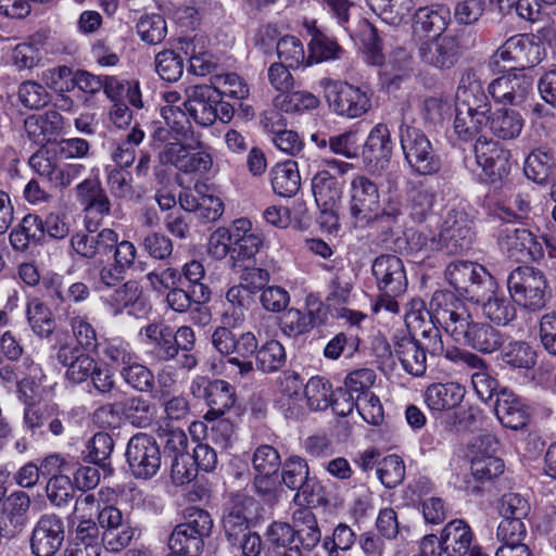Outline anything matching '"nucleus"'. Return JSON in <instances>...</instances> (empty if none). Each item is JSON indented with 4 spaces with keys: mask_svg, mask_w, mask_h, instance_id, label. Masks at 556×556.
<instances>
[{
    "mask_svg": "<svg viewBox=\"0 0 556 556\" xmlns=\"http://www.w3.org/2000/svg\"><path fill=\"white\" fill-rule=\"evenodd\" d=\"M192 532L184 523L176 526L168 540L169 549L182 552L189 556H200L204 541Z\"/></svg>",
    "mask_w": 556,
    "mask_h": 556,
    "instance_id": "obj_55",
    "label": "nucleus"
},
{
    "mask_svg": "<svg viewBox=\"0 0 556 556\" xmlns=\"http://www.w3.org/2000/svg\"><path fill=\"white\" fill-rule=\"evenodd\" d=\"M101 301L106 312L113 316L126 312L136 318H143L151 311V305L144 296L142 288L134 280H128L113 292L102 295Z\"/></svg>",
    "mask_w": 556,
    "mask_h": 556,
    "instance_id": "obj_16",
    "label": "nucleus"
},
{
    "mask_svg": "<svg viewBox=\"0 0 556 556\" xmlns=\"http://www.w3.org/2000/svg\"><path fill=\"white\" fill-rule=\"evenodd\" d=\"M350 214L354 224L365 227L379 217L380 192L377 184L365 175H356L350 182Z\"/></svg>",
    "mask_w": 556,
    "mask_h": 556,
    "instance_id": "obj_12",
    "label": "nucleus"
},
{
    "mask_svg": "<svg viewBox=\"0 0 556 556\" xmlns=\"http://www.w3.org/2000/svg\"><path fill=\"white\" fill-rule=\"evenodd\" d=\"M437 237L438 252L446 255L460 254L469 250L473 233L466 213L448 210L442 215Z\"/></svg>",
    "mask_w": 556,
    "mask_h": 556,
    "instance_id": "obj_11",
    "label": "nucleus"
},
{
    "mask_svg": "<svg viewBox=\"0 0 556 556\" xmlns=\"http://www.w3.org/2000/svg\"><path fill=\"white\" fill-rule=\"evenodd\" d=\"M188 146L195 152L191 153L189 151L179 172L197 176H204L210 173L213 167V156L210 148L201 141L199 136L190 138Z\"/></svg>",
    "mask_w": 556,
    "mask_h": 556,
    "instance_id": "obj_47",
    "label": "nucleus"
},
{
    "mask_svg": "<svg viewBox=\"0 0 556 556\" xmlns=\"http://www.w3.org/2000/svg\"><path fill=\"white\" fill-rule=\"evenodd\" d=\"M498 442L492 434L475 438L468 446L470 475L464 479L463 489L472 495L481 493V484L491 481L504 470V463L494 454Z\"/></svg>",
    "mask_w": 556,
    "mask_h": 556,
    "instance_id": "obj_4",
    "label": "nucleus"
},
{
    "mask_svg": "<svg viewBox=\"0 0 556 556\" xmlns=\"http://www.w3.org/2000/svg\"><path fill=\"white\" fill-rule=\"evenodd\" d=\"M256 503L252 497L237 494L223 518V526L228 541L232 545L241 543V539L249 531V520L253 517Z\"/></svg>",
    "mask_w": 556,
    "mask_h": 556,
    "instance_id": "obj_23",
    "label": "nucleus"
},
{
    "mask_svg": "<svg viewBox=\"0 0 556 556\" xmlns=\"http://www.w3.org/2000/svg\"><path fill=\"white\" fill-rule=\"evenodd\" d=\"M186 96L182 104L194 123L202 127L213 125L218 116V100L214 97V90L207 85L191 86L186 89Z\"/></svg>",
    "mask_w": 556,
    "mask_h": 556,
    "instance_id": "obj_21",
    "label": "nucleus"
},
{
    "mask_svg": "<svg viewBox=\"0 0 556 556\" xmlns=\"http://www.w3.org/2000/svg\"><path fill=\"white\" fill-rule=\"evenodd\" d=\"M392 155V142L387 125L377 124L369 132L363 150L364 162L369 170L380 174L384 170Z\"/></svg>",
    "mask_w": 556,
    "mask_h": 556,
    "instance_id": "obj_24",
    "label": "nucleus"
},
{
    "mask_svg": "<svg viewBox=\"0 0 556 556\" xmlns=\"http://www.w3.org/2000/svg\"><path fill=\"white\" fill-rule=\"evenodd\" d=\"M475 161L471 164L469 159L465 160L466 166L479 174L482 179L496 182L509 173L510 153L504 149L498 142L486 138L479 137L473 144Z\"/></svg>",
    "mask_w": 556,
    "mask_h": 556,
    "instance_id": "obj_10",
    "label": "nucleus"
},
{
    "mask_svg": "<svg viewBox=\"0 0 556 556\" xmlns=\"http://www.w3.org/2000/svg\"><path fill=\"white\" fill-rule=\"evenodd\" d=\"M119 375L128 386L140 392H147L153 388V374L139 362V356L135 358L134 364L121 369Z\"/></svg>",
    "mask_w": 556,
    "mask_h": 556,
    "instance_id": "obj_62",
    "label": "nucleus"
},
{
    "mask_svg": "<svg viewBox=\"0 0 556 556\" xmlns=\"http://www.w3.org/2000/svg\"><path fill=\"white\" fill-rule=\"evenodd\" d=\"M214 93L242 100L249 96L247 83L236 73H219L211 77Z\"/></svg>",
    "mask_w": 556,
    "mask_h": 556,
    "instance_id": "obj_52",
    "label": "nucleus"
},
{
    "mask_svg": "<svg viewBox=\"0 0 556 556\" xmlns=\"http://www.w3.org/2000/svg\"><path fill=\"white\" fill-rule=\"evenodd\" d=\"M494 412L498 421L506 428L518 430L529 421V406L513 391L504 388L496 393Z\"/></svg>",
    "mask_w": 556,
    "mask_h": 556,
    "instance_id": "obj_25",
    "label": "nucleus"
},
{
    "mask_svg": "<svg viewBox=\"0 0 556 556\" xmlns=\"http://www.w3.org/2000/svg\"><path fill=\"white\" fill-rule=\"evenodd\" d=\"M480 304L483 316L497 326H506L516 317L511 298L498 290L497 282L492 289H484L472 299Z\"/></svg>",
    "mask_w": 556,
    "mask_h": 556,
    "instance_id": "obj_27",
    "label": "nucleus"
},
{
    "mask_svg": "<svg viewBox=\"0 0 556 556\" xmlns=\"http://www.w3.org/2000/svg\"><path fill=\"white\" fill-rule=\"evenodd\" d=\"M307 33L311 36L307 65L341 58L343 53L342 48L333 38L318 29L315 26V22L312 25H307Z\"/></svg>",
    "mask_w": 556,
    "mask_h": 556,
    "instance_id": "obj_39",
    "label": "nucleus"
},
{
    "mask_svg": "<svg viewBox=\"0 0 556 556\" xmlns=\"http://www.w3.org/2000/svg\"><path fill=\"white\" fill-rule=\"evenodd\" d=\"M473 533L469 525L463 519L447 522L440 535L441 549L447 556H465L469 553Z\"/></svg>",
    "mask_w": 556,
    "mask_h": 556,
    "instance_id": "obj_35",
    "label": "nucleus"
},
{
    "mask_svg": "<svg viewBox=\"0 0 556 556\" xmlns=\"http://www.w3.org/2000/svg\"><path fill=\"white\" fill-rule=\"evenodd\" d=\"M325 98L332 113L345 118H358L371 109V92L346 81L325 79Z\"/></svg>",
    "mask_w": 556,
    "mask_h": 556,
    "instance_id": "obj_6",
    "label": "nucleus"
},
{
    "mask_svg": "<svg viewBox=\"0 0 556 556\" xmlns=\"http://www.w3.org/2000/svg\"><path fill=\"white\" fill-rule=\"evenodd\" d=\"M56 359L66 368V380L74 384L87 381L97 364L92 356L72 343L60 345L56 352Z\"/></svg>",
    "mask_w": 556,
    "mask_h": 556,
    "instance_id": "obj_26",
    "label": "nucleus"
},
{
    "mask_svg": "<svg viewBox=\"0 0 556 556\" xmlns=\"http://www.w3.org/2000/svg\"><path fill=\"white\" fill-rule=\"evenodd\" d=\"M25 131L29 139L43 146L52 136L59 135L64 126L63 116L55 110L42 114H33L25 119Z\"/></svg>",
    "mask_w": 556,
    "mask_h": 556,
    "instance_id": "obj_37",
    "label": "nucleus"
},
{
    "mask_svg": "<svg viewBox=\"0 0 556 556\" xmlns=\"http://www.w3.org/2000/svg\"><path fill=\"white\" fill-rule=\"evenodd\" d=\"M99 355L121 369L134 364L138 356L130 343L121 337L108 338L99 343Z\"/></svg>",
    "mask_w": 556,
    "mask_h": 556,
    "instance_id": "obj_46",
    "label": "nucleus"
},
{
    "mask_svg": "<svg viewBox=\"0 0 556 556\" xmlns=\"http://www.w3.org/2000/svg\"><path fill=\"white\" fill-rule=\"evenodd\" d=\"M433 190L424 182L409 181L406 186V210L409 217L417 223L427 219L434 203Z\"/></svg>",
    "mask_w": 556,
    "mask_h": 556,
    "instance_id": "obj_38",
    "label": "nucleus"
},
{
    "mask_svg": "<svg viewBox=\"0 0 556 556\" xmlns=\"http://www.w3.org/2000/svg\"><path fill=\"white\" fill-rule=\"evenodd\" d=\"M104 491L100 490L99 496L94 494H86L77 497L73 511V522H77L76 531L81 529L83 532L90 534H99V528L94 521L102 506V496Z\"/></svg>",
    "mask_w": 556,
    "mask_h": 556,
    "instance_id": "obj_42",
    "label": "nucleus"
},
{
    "mask_svg": "<svg viewBox=\"0 0 556 556\" xmlns=\"http://www.w3.org/2000/svg\"><path fill=\"white\" fill-rule=\"evenodd\" d=\"M544 56L542 45L532 35L519 34L508 38L492 55L490 66L501 71V62L511 68H527L540 63Z\"/></svg>",
    "mask_w": 556,
    "mask_h": 556,
    "instance_id": "obj_8",
    "label": "nucleus"
},
{
    "mask_svg": "<svg viewBox=\"0 0 556 556\" xmlns=\"http://www.w3.org/2000/svg\"><path fill=\"white\" fill-rule=\"evenodd\" d=\"M186 54L189 56V71L194 75L205 76L215 65L213 55L205 49L202 38H195L187 43Z\"/></svg>",
    "mask_w": 556,
    "mask_h": 556,
    "instance_id": "obj_59",
    "label": "nucleus"
},
{
    "mask_svg": "<svg viewBox=\"0 0 556 556\" xmlns=\"http://www.w3.org/2000/svg\"><path fill=\"white\" fill-rule=\"evenodd\" d=\"M263 244L262 231L254 228L249 218L241 217L229 227H218L211 233L207 252L219 261L229 255L232 268H238L240 262L253 261Z\"/></svg>",
    "mask_w": 556,
    "mask_h": 556,
    "instance_id": "obj_3",
    "label": "nucleus"
},
{
    "mask_svg": "<svg viewBox=\"0 0 556 556\" xmlns=\"http://www.w3.org/2000/svg\"><path fill=\"white\" fill-rule=\"evenodd\" d=\"M393 352L403 369L414 376L421 377L427 369V356L419 341L410 334L394 337Z\"/></svg>",
    "mask_w": 556,
    "mask_h": 556,
    "instance_id": "obj_31",
    "label": "nucleus"
},
{
    "mask_svg": "<svg viewBox=\"0 0 556 556\" xmlns=\"http://www.w3.org/2000/svg\"><path fill=\"white\" fill-rule=\"evenodd\" d=\"M26 315L33 331L42 338L49 337L55 327L51 311L37 298L27 303Z\"/></svg>",
    "mask_w": 556,
    "mask_h": 556,
    "instance_id": "obj_49",
    "label": "nucleus"
},
{
    "mask_svg": "<svg viewBox=\"0 0 556 556\" xmlns=\"http://www.w3.org/2000/svg\"><path fill=\"white\" fill-rule=\"evenodd\" d=\"M135 535V529L130 521L124 522L115 528H109L100 534V546L106 552L118 553L127 547Z\"/></svg>",
    "mask_w": 556,
    "mask_h": 556,
    "instance_id": "obj_57",
    "label": "nucleus"
},
{
    "mask_svg": "<svg viewBox=\"0 0 556 556\" xmlns=\"http://www.w3.org/2000/svg\"><path fill=\"white\" fill-rule=\"evenodd\" d=\"M152 139L159 150L161 163L173 165L177 170H180L185 159L191 151L188 146L190 138L182 139L179 135L170 134L168 128L160 127L154 130Z\"/></svg>",
    "mask_w": 556,
    "mask_h": 556,
    "instance_id": "obj_29",
    "label": "nucleus"
},
{
    "mask_svg": "<svg viewBox=\"0 0 556 556\" xmlns=\"http://www.w3.org/2000/svg\"><path fill=\"white\" fill-rule=\"evenodd\" d=\"M64 541L62 520L55 515H45L37 521L30 540L31 551L37 556H52Z\"/></svg>",
    "mask_w": 556,
    "mask_h": 556,
    "instance_id": "obj_22",
    "label": "nucleus"
},
{
    "mask_svg": "<svg viewBox=\"0 0 556 556\" xmlns=\"http://www.w3.org/2000/svg\"><path fill=\"white\" fill-rule=\"evenodd\" d=\"M309 469L305 459L290 456L282 467V481L291 490H298L295 498L303 497L307 505L314 504L312 480L308 478Z\"/></svg>",
    "mask_w": 556,
    "mask_h": 556,
    "instance_id": "obj_32",
    "label": "nucleus"
},
{
    "mask_svg": "<svg viewBox=\"0 0 556 556\" xmlns=\"http://www.w3.org/2000/svg\"><path fill=\"white\" fill-rule=\"evenodd\" d=\"M271 187L280 197H293L300 189L301 177L296 162L287 161L275 165L270 172Z\"/></svg>",
    "mask_w": 556,
    "mask_h": 556,
    "instance_id": "obj_43",
    "label": "nucleus"
},
{
    "mask_svg": "<svg viewBox=\"0 0 556 556\" xmlns=\"http://www.w3.org/2000/svg\"><path fill=\"white\" fill-rule=\"evenodd\" d=\"M293 529L304 548L312 549L321 540V531L309 508H298L293 513Z\"/></svg>",
    "mask_w": 556,
    "mask_h": 556,
    "instance_id": "obj_45",
    "label": "nucleus"
},
{
    "mask_svg": "<svg viewBox=\"0 0 556 556\" xmlns=\"http://www.w3.org/2000/svg\"><path fill=\"white\" fill-rule=\"evenodd\" d=\"M445 358L458 366L477 369L471 376V383L476 393L483 401L492 397L496 390L497 381L489 374L485 362L480 356L467 350L453 346L446 351Z\"/></svg>",
    "mask_w": 556,
    "mask_h": 556,
    "instance_id": "obj_18",
    "label": "nucleus"
},
{
    "mask_svg": "<svg viewBox=\"0 0 556 556\" xmlns=\"http://www.w3.org/2000/svg\"><path fill=\"white\" fill-rule=\"evenodd\" d=\"M397 175H389L387 180L388 187L379 208V217L387 218L393 223L399 222L406 207L403 204L402 194L397 187Z\"/></svg>",
    "mask_w": 556,
    "mask_h": 556,
    "instance_id": "obj_54",
    "label": "nucleus"
},
{
    "mask_svg": "<svg viewBox=\"0 0 556 556\" xmlns=\"http://www.w3.org/2000/svg\"><path fill=\"white\" fill-rule=\"evenodd\" d=\"M342 186L329 170H318L312 178V191L317 205L324 211L332 208L341 198Z\"/></svg>",
    "mask_w": 556,
    "mask_h": 556,
    "instance_id": "obj_40",
    "label": "nucleus"
},
{
    "mask_svg": "<svg viewBox=\"0 0 556 556\" xmlns=\"http://www.w3.org/2000/svg\"><path fill=\"white\" fill-rule=\"evenodd\" d=\"M304 395L311 409H326L332 395L331 384L325 378L312 377L305 384Z\"/></svg>",
    "mask_w": 556,
    "mask_h": 556,
    "instance_id": "obj_60",
    "label": "nucleus"
},
{
    "mask_svg": "<svg viewBox=\"0 0 556 556\" xmlns=\"http://www.w3.org/2000/svg\"><path fill=\"white\" fill-rule=\"evenodd\" d=\"M287 361L283 345L277 340L267 341L256 353V365L263 372L279 370Z\"/></svg>",
    "mask_w": 556,
    "mask_h": 556,
    "instance_id": "obj_56",
    "label": "nucleus"
},
{
    "mask_svg": "<svg viewBox=\"0 0 556 556\" xmlns=\"http://www.w3.org/2000/svg\"><path fill=\"white\" fill-rule=\"evenodd\" d=\"M192 393L201 397L203 396L208 406L205 419L215 420L227 410H229L236 401L232 387L224 380L211 381L204 377H199L192 381Z\"/></svg>",
    "mask_w": 556,
    "mask_h": 556,
    "instance_id": "obj_17",
    "label": "nucleus"
},
{
    "mask_svg": "<svg viewBox=\"0 0 556 556\" xmlns=\"http://www.w3.org/2000/svg\"><path fill=\"white\" fill-rule=\"evenodd\" d=\"M378 289L386 294L400 295L406 291L407 277L403 262L396 255L378 256L371 266Z\"/></svg>",
    "mask_w": 556,
    "mask_h": 556,
    "instance_id": "obj_20",
    "label": "nucleus"
},
{
    "mask_svg": "<svg viewBox=\"0 0 556 556\" xmlns=\"http://www.w3.org/2000/svg\"><path fill=\"white\" fill-rule=\"evenodd\" d=\"M430 309L457 343L491 354L505 342V336L500 330L485 323L475 321L465 304L451 291H435L430 301Z\"/></svg>",
    "mask_w": 556,
    "mask_h": 556,
    "instance_id": "obj_2",
    "label": "nucleus"
},
{
    "mask_svg": "<svg viewBox=\"0 0 556 556\" xmlns=\"http://www.w3.org/2000/svg\"><path fill=\"white\" fill-rule=\"evenodd\" d=\"M139 336L144 344L151 345V354L159 361H169L176 357L173 329L163 323H152L142 327Z\"/></svg>",
    "mask_w": 556,
    "mask_h": 556,
    "instance_id": "obj_34",
    "label": "nucleus"
},
{
    "mask_svg": "<svg viewBox=\"0 0 556 556\" xmlns=\"http://www.w3.org/2000/svg\"><path fill=\"white\" fill-rule=\"evenodd\" d=\"M277 55L280 63L287 64L290 68H299L301 65H307V55L302 41L291 35L281 37L276 45Z\"/></svg>",
    "mask_w": 556,
    "mask_h": 556,
    "instance_id": "obj_53",
    "label": "nucleus"
},
{
    "mask_svg": "<svg viewBox=\"0 0 556 556\" xmlns=\"http://www.w3.org/2000/svg\"><path fill=\"white\" fill-rule=\"evenodd\" d=\"M497 241L501 249L517 261L540 260L544 253L543 245H546L552 256H556V247L551 239L538 238L526 228L504 225L498 232Z\"/></svg>",
    "mask_w": 556,
    "mask_h": 556,
    "instance_id": "obj_9",
    "label": "nucleus"
},
{
    "mask_svg": "<svg viewBox=\"0 0 556 556\" xmlns=\"http://www.w3.org/2000/svg\"><path fill=\"white\" fill-rule=\"evenodd\" d=\"M458 41L453 36H439L420 42L418 54L422 62L437 68H450L457 61Z\"/></svg>",
    "mask_w": 556,
    "mask_h": 556,
    "instance_id": "obj_28",
    "label": "nucleus"
},
{
    "mask_svg": "<svg viewBox=\"0 0 556 556\" xmlns=\"http://www.w3.org/2000/svg\"><path fill=\"white\" fill-rule=\"evenodd\" d=\"M123 413L132 426L144 428L153 420L155 407L150 401L141 396H134L125 402Z\"/></svg>",
    "mask_w": 556,
    "mask_h": 556,
    "instance_id": "obj_58",
    "label": "nucleus"
},
{
    "mask_svg": "<svg viewBox=\"0 0 556 556\" xmlns=\"http://www.w3.org/2000/svg\"><path fill=\"white\" fill-rule=\"evenodd\" d=\"M507 289L513 302L526 309H541L548 295V283L544 274L530 266L514 269L507 278Z\"/></svg>",
    "mask_w": 556,
    "mask_h": 556,
    "instance_id": "obj_5",
    "label": "nucleus"
},
{
    "mask_svg": "<svg viewBox=\"0 0 556 556\" xmlns=\"http://www.w3.org/2000/svg\"><path fill=\"white\" fill-rule=\"evenodd\" d=\"M276 109L289 114H303L319 105L318 98L309 91L296 90L279 94L274 99Z\"/></svg>",
    "mask_w": 556,
    "mask_h": 556,
    "instance_id": "obj_48",
    "label": "nucleus"
},
{
    "mask_svg": "<svg viewBox=\"0 0 556 556\" xmlns=\"http://www.w3.org/2000/svg\"><path fill=\"white\" fill-rule=\"evenodd\" d=\"M454 131L459 140H473L486 129L498 139L513 140L523 129V118L513 109H497L491 114V103L477 72L466 71L455 94Z\"/></svg>",
    "mask_w": 556,
    "mask_h": 556,
    "instance_id": "obj_1",
    "label": "nucleus"
},
{
    "mask_svg": "<svg viewBox=\"0 0 556 556\" xmlns=\"http://www.w3.org/2000/svg\"><path fill=\"white\" fill-rule=\"evenodd\" d=\"M401 148L410 169L418 175H432L440 169V160L428 137L418 128L402 125Z\"/></svg>",
    "mask_w": 556,
    "mask_h": 556,
    "instance_id": "obj_7",
    "label": "nucleus"
},
{
    "mask_svg": "<svg viewBox=\"0 0 556 556\" xmlns=\"http://www.w3.org/2000/svg\"><path fill=\"white\" fill-rule=\"evenodd\" d=\"M555 165L554 155L545 150L532 151L525 161V175L534 182L542 184L552 174Z\"/></svg>",
    "mask_w": 556,
    "mask_h": 556,
    "instance_id": "obj_51",
    "label": "nucleus"
},
{
    "mask_svg": "<svg viewBox=\"0 0 556 556\" xmlns=\"http://www.w3.org/2000/svg\"><path fill=\"white\" fill-rule=\"evenodd\" d=\"M323 303L309 295L306 298V312L288 309L281 318V330L288 337H298L308 332L320 320Z\"/></svg>",
    "mask_w": 556,
    "mask_h": 556,
    "instance_id": "obj_30",
    "label": "nucleus"
},
{
    "mask_svg": "<svg viewBox=\"0 0 556 556\" xmlns=\"http://www.w3.org/2000/svg\"><path fill=\"white\" fill-rule=\"evenodd\" d=\"M98 224V220H89L86 225L88 231L75 233L71 239V244L78 255L102 264L104 258L112 253L113 247L116 245L118 235L110 228L97 232Z\"/></svg>",
    "mask_w": 556,
    "mask_h": 556,
    "instance_id": "obj_15",
    "label": "nucleus"
},
{
    "mask_svg": "<svg viewBox=\"0 0 556 556\" xmlns=\"http://www.w3.org/2000/svg\"><path fill=\"white\" fill-rule=\"evenodd\" d=\"M531 90L530 78L520 73H508L493 79L488 86V93L494 103L503 106H520Z\"/></svg>",
    "mask_w": 556,
    "mask_h": 556,
    "instance_id": "obj_19",
    "label": "nucleus"
},
{
    "mask_svg": "<svg viewBox=\"0 0 556 556\" xmlns=\"http://www.w3.org/2000/svg\"><path fill=\"white\" fill-rule=\"evenodd\" d=\"M381 21L397 26L404 23L413 10V0H365Z\"/></svg>",
    "mask_w": 556,
    "mask_h": 556,
    "instance_id": "obj_44",
    "label": "nucleus"
},
{
    "mask_svg": "<svg viewBox=\"0 0 556 556\" xmlns=\"http://www.w3.org/2000/svg\"><path fill=\"white\" fill-rule=\"evenodd\" d=\"M68 324L76 340V346L85 351H93L99 346L96 329L87 316L74 315L70 317Z\"/></svg>",
    "mask_w": 556,
    "mask_h": 556,
    "instance_id": "obj_61",
    "label": "nucleus"
},
{
    "mask_svg": "<svg viewBox=\"0 0 556 556\" xmlns=\"http://www.w3.org/2000/svg\"><path fill=\"white\" fill-rule=\"evenodd\" d=\"M42 219L38 215L28 214L10 233V242L15 250L28 248L30 240H39L42 236Z\"/></svg>",
    "mask_w": 556,
    "mask_h": 556,
    "instance_id": "obj_50",
    "label": "nucleus"
},
{
    "mask_svg": "<svg viewBox=\"0 0 556 556\" xmlns=\"http://www.w3.org/2000/svg\"><path fill=\"white\" fill-rule=\"evenodd\" d=\"M445 278L455 290L470 300L485 288L492 289L495 286V278L482 265L468 261L451 263L446 267Z\"/></svg>",
    "mask_w": 556,
    "mask_h": 556,
    "instance_id": "obj_13",
    "label": "nucleus"
},
{
    "mask_svg": "<svg viewBox=\"0 0 556 556\" xmlns=\"http://www.w3.org/2000/svg\"><path fill=\"white\" fill-rule=\"evenodd\" d=\"M502 359L510 367L529 369L535 365L536 353L525 342H513L502 352Z\"/></svg>",
    "mask_w": 556,
    "mask_h": 556,
    "instance_id": "obj_64",
    "label": "nucleus"
},
{
    "mask_svg": "<svg viewBox=\"0 0 556 556\" xmlns=\"http://www.w3.org/2000/svg\"><path fill=\"white\" fill-rule=\"evenodd\" d=\"M466 390L457 382L432 383L425 391L427 407L437 413L451 410L460 405Z\"/></svg>",
    "mask_w": 556,
    "mask_h": 556,
    "instance_id": "obj_36",
    "label": "nucleus"
},
{
    "mask_svg": "<svg viewBox=\"0 0 556 556\" xmlns=\"http://www.w3.org/2000/svg\"><path fill=\"white\" fill-rule=\"evenodd\" d=\"M126 460L136 478H152L161 467L160 446L153 437L138 433L128 441Z\"/></svg>",
    "mask_w": 556,
    "mask_h": 556,
    "instance_id": "obj_14",
    "label": "nucleus"
},
{
    "mask_svg": "<svg viewBox=\"0 0 556 556\" xmlns=\"http://www.w3.org/2000/svg\"><path fill=\"white\" fill-rule=\"evenodd\" d=\"M77 198L85 206L86 222H94L108 216L111 203L101 185L96 179H85L76 187Z\"/></svg>",
    "mask_w": 556,
    "mask_h": 556,
    "instance_id": "obj_33",
    "label": "nucleus"
},
{
    "mask_svg": "<svg viewBox=\"0 0 556 556\" xmlns=\"http://www.w3.org/2000/svg\"><path fill=\"white\" fill-rule=\"evenodd\" d=\"M450 13L444 8H419L414 14V31L433 38L442 36L447 27Z\"/></svg>",
    "mask_w": 556,
    "mask_h": 556,
    "instance_id": "obj_41",
    "label": "nucleus"
},
{
    "mask_svg": "<svg viewBox=\"0 0 556 556\" xmlns=\"http://www.w3.org/2000/svg\"><path fill=\"white\" fill-rule=\"evenodd\" d=\"M376 473L386 488H394L404 479V462L397 455H388L378 463Z\"/></svg>",
    "mask_w": 556,
    "mask_h": 556,
    "instance_id": "obj_63",
    "label": "nucleus"
}]
</instances>
